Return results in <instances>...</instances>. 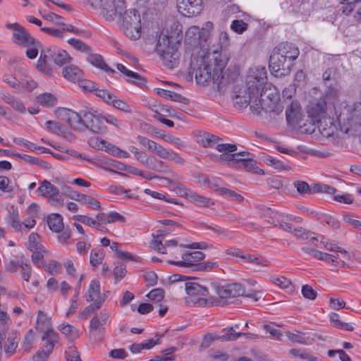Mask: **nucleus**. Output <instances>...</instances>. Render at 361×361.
I'll return each mask as SVG.
<instances>
[{"mask_svg": "<svg viewBox=\"0 0 361 361\" xmlns=\"http://www.w3.org/2000/svg\"><path fill=\"white\" fill-rule=\"evenodd\" d=\"M300 51L293 43L281 42L272 51L269 67L272 73L280 75L288 73L293 62L298 57Z\"/></svg>", "mask_w": 361, "mask_h": 361, "instance_id": "nucleus-1", "label": "nucleus"}, {"mask_svg": "<svg viewBox=\"0 0 361 361\" xmlns=\"http://www.w3.org/2000/svg\"><path fill=\"white\" fill-rule=\"evenodd\" d=\"M334 109L338 122L345 133L361 125V102H342Z\"/></svg>", "mask_w": 361, "mask_h": 361, "instance_id": "nucleus-2", "label": "nucleus"}, {"mask_svg": "<svg viewBox=\"0 0 361 361\" xmlns=\"http://www.w3.org/2000/svg\"><path fill=\"white\" fill-rule=\"evenodd\" d=\"M204 257L205 254L201 251L186 252L182 255V260H170L169 263L181 267L190 268L195 271H209L219 267L218 262H200Z\"/></svg>", "mask_w": 361, "mask_h": 361, "instance_id": "nucleus-3", "label": "nucleus"}, {"mask_svg": "<svg viewBox=\"0 0 361 361\" xmlns=\"http://www.w3.org/2000/svg\"><path fill=\"white\" fill-rule=\"evenodd\" d=\"M262 97H264L262 91L257 94L248 92L249 105L253 114H258L262 110H264L266 112L278 115L283 111V106L276 95L273 97L267 96V98L269 99L268 102L262 98Z\"/></svg>", "mask_w": 361, "mask_h": 361, "instance_id": "nucleus-4", "label": "nucleus"}, {"mask_svg": "<svg viewBox=\"0 0 361 361\" xmlns=\"http://www.w3.org/2000/svg\"><path fill=\"white\" fill-rule=\"evenodd\" d=\"M156 51L161 58L164 66L170 69L178 66L180 54L176 45L171 44L169 35L159 37L156 46Z\"/></svg>", "mask_w": 361, "mask_h": 361, "instance_id": "nucleus-5", "label": "nucleus"}, {"mask_svg": "<svg viewBox=\"0 0 361 361\" xmlns=\"http://www.w3.org/2000/svg\"><path fill=\"white\" fill-rule=\"evenodd\" d=\"M92 6L102 8L106 18L112 20L117 14L121 15L126 7L124 0H89Z\"/></svg>", "mask_w": 361, "mask_h": 361, "instance_id": "nucleus-6", "label": "nucleus"}, {"mask_svg": "<svg viewBox=\"0 0 361 361\" xmlns=\"http://www.w3.org/2000/svg\"><path fill=\"white\" fill-rule=\"evenodd\" d=\"M267 80V71L265 67L257 66L249 70L246 78L247 90L252 94L259 93L262 91V86Z\"/></svg>", "mask_w": 361, "mask_h": 361, "instance_id": "nucleus-7", "label": "nucleus"}, {"mask_svg": "<svg viewBox=\"0 0 361 361\" xmlns=\"http://www.w3.org/2000/svg\"><path fill=\"white\" fill-rule=\"evenodd\" d=\"M82 114L83 116V128H87L97 134L103 133L106 131V126L102 122V113L91 108L82 110Z\"/></svg>", "mask_w": 361, "mask_h": 361, "instance_id": "nucleus-8", "label": "nucleus"}, {"mask_svg": "<svg viewBox=\"0 0 361 361\" xmlns=\"http://www.w3.org/2000/svg\"><path fill=\"white\" fill-rule=\"evenodd\" d=\"M27 248L32 252V262L37 267L42 266L44 255L48 252L42 244L41 237L37 233L32 232L28 235Z\"/></svg>", "mask_w": 361, "mask_h": 361, "instance_id": "nucleus-9", "label": "nucleus"}, {"mask_svg": "<svg viewBox=\"0 0 361 361\" xmlns=\"http://www.w3.org/2000/svg\"><path fill=\"white\" fill-rule=\"evenodd\" d=\"M190 68L195 72V80L197 83L204 85L211 81L212 66L207 63L205 58H200L195 62V58L191 59Z\"/></svg>", "mask_w": 361, "mask_h": 361, "instance_id": "nucleus-10", "label": "nucleus"}, {"mask_svg": "<svg viewBox=\"0 0 361 361\" xmlns=\"http://www.w3.org/2000/svg\"><path fill=\"white\" fill-rule=\"evenodd\" d=\"M58 114L73 130L79 131L83 130L82 110L80 113H77L71 109L63 108L58 111Z\"/></svg>", "mask_w": 361, "mask_h": 361, "instance_id": "nucleus-11", "label": "nucleus"}, {"mask_svg": "<svg viewBox=\"0 0 361 361\" xmlns=\"http://www.w3.org/2000/svg\"><path fill=\"white\" fill-rule=\"evenodd\" d=\"M176 4L178 11L185 17L197 16L202 10V0H177Z\"/></svg>", "mask_w": 361, "mask_h": 361, "instance_id": "nucleus-12", "label": "nucleus"}, {"mask_svg": "<svg viewBox=\"0 0 361 361\" xmlns=\"http://www.w3.org/2000/svg\"><path fill=\"white\" fill-rule=\"evenodd\" d=\"M228 59L226 56H222V54H219L218 56L214 57V65L212 68V77L211 81L218 85H222L224 83V70L226 66Z\"/></svg>", "mask_w": 361, "mask_h": 361, "instance_id": "nucleus-13", "label": "nucleus"}, {"mask_svg": "<svg viewBox=\"0 0 361 361\" xmlns=\"http://www.w3.org/2000/svg\"><path fill=\"white\" fill-rule=\"evenodd\" d=\"M242 154L237 159L236 168L243 169L247 171H252L254 173H264L262 170H258L256 166V161L255 160V156L248 152H241Z\"/></svg>", "mask_w": 361, "mask_h": 361, "instance_id": "nucleus-14", "label": "nucleus"}, {"mask_svg": "<svg viewBox=\"0 0 361 361\" xmlns=\"http://www.w3.org/2000/svg\"><path fill=\"white\" fill-rule=\"evenodd\" d=\"M45 52L48 53L50 59L60 66L69 63L72 60L66 50L57 47H46Z\"/></svg>", "mask_w": 361, "mask_h": 361, "instance_id": "nucleus-15", "label": "nucleus"}, {"mask_svg": "<svg viewBox=\"0 0 361 361\" xmlns=\"http://www.w3.org/2000/svg\"><path fill=\"white\" fill-rule=\"evenodd\" d=\"M37 190L44 197H48L53 202L61 204L63 199L59 195V190L58 188L52 185L49 181L44 180Z\"/></svg>", "mask_w": 361, "mask_h": 361, "instance_id": "nucleus-16", "label": "nucleus"}, {"mask_svg": "<svg viewBox=\"0 0 361 361\" xmlns=\"http://www.w3.org/2000/svg\"><path fill=\"white\" fill-rule=\"evenodd\" d=\"M326 106V100L320 98L310 103L307 106V112L310 117L315 119L317 122H320L322 118H325Z\"/></svg>", "mask_w": 361, "mask_h": 361, "instance_id": "nucleus-17", "label": "nucleus"}, {"mask_svg": "<svg viewBox=\"0 0 361 361\" xmlns=\"http://www.w3.org/2000/svg\"><path fill=\"white\" fill-rule=\"evenodd\" d=\"M39 41L35 39L24 30V47H27L25 54L29 59H35L39 49H43Z\"/></svg>", "mask_w": 361, "mask_h": 361, "instance_id": "nucleus-18", "label": "nucleus"}, {"mask_svg": "<svg viewBox=\"0 0 361 361\" xmlns=\"http://www.w3.org/2000/svg\"><path fill=\"white\" fill-rule=\"evenodd\" d=\"M116 68L121 73H122L123 75H125L126 76H127L129 78L127 80L128 82L134 84L139 87H142V85H145V84L146 82V80L145 78L141 76L139 73L128 69L122 63H117Z\"/></svg>", "mask_w": 361, "mask_h": 361, "instance_id": "nucleus-19", "label": "nucleus"}, {"mask_svg": "<svg viewBox=\"0 0 361 361\" xmlns=\"http://www.w3.org/2000/svg\"><path fill=\"white\" fill-rule=\"evenodd\" d=\"M109 317V313L106 310H102L99 315L94 316L90 322V336L91 337L93 332L95 331H100L102 326L106 324Z\"/></svg>", "mask_w": 361, "mask_h": 361, "instance_id": "nucleus-20", "label": "nucleus"}, {"mask_svg": "<svg viewBox=\"0 0 361 361\" xmlns=\"http://www.w3.org/2000/svg\"><path fill=\"white\" fill-rule=\"evenodd\" d=\"M85 300L87 302L92 301H97L98 299L102 300V303L105 300L104 297H103L100 293V283L99 281L97 279H92L90 281L89 288L85 295Z\"/></svg>", "mask_w": 361, "mask_h": 361, "instance_id": "nucleus-21", "label": "nucleus"}, {"mask_svg": "<svg viewBox=\"0 0 361 361\" xmlns=\"http://www.w3.org/2000/svg\"><path fill=\"white\" fill-rule=\"evenodd\" d=\"M41 339L45 342L42 348L52 353L55 345L59 341L60 336L55 330H51V331L44 332Z\"/></svg>", "mask_w": 361, "mask_h": 361, "instance_id": "nucleus-22", "label": "nucleus"}, {"mask_svg": "<svg viewBox=\"0 0 361 361\" xmlns=\"http://www.w3.org/2000/svg\"><path fill=\"white\" fill-rule=\"evenodd\" d=\"M185 289L186 293L190 296H197L198 299L200 297H205L208 295L209 292L206 287L200 286L195 282L187 281L185 283Z\"/></svg>", "mask_w": 361, "mask_h": 361, "instance_id": "nucleus-23", "label": "nucleus"}, {"mask_svg": "<svg viewBox=\"0 0 361 361\" xmlns=\"http://www.w3.org/2000/svg\"><path fill=\"white\" fill-rule=\"evenodd\" d=\"M37 330L44 334V332L54 330L52 328L51 318L47 315L43 311L39 310L35 326Z\"/></svg>", "mask_w": 361, "mask_h": 361, "instance_id": "nucleus-24", "label": "nucleus"}, {"mask_svg": "<svg viewBox=\"0 0 361 361\" xmlns=\"http://www.w3.org/2000/svg\"><path fill=\"white\" fill-rule=\"evenodd\" d=\"M87 60L94 66L106 72L107 73H114L115 71L110 68L104 61L102 55L98 54H90L87 56Z\"/></svg>", "mask_w": 361, "mask_h": 361, "instance_id": "nucleus-25", "label": "nucleus"}, {"mask_svg": "<svg viewBox=\"0 0 361 361\" xmlns=\"http://www.w3.org/2000/svg\"><path fill=\"white\" fill-rule=\"evenodd\" d=\"M20 339V334L16 331L8 334L7 341L4 345V352L8 356H11L16 352Z\"/></svg>", "mask_w": 361, "mask_h": 361, "instance_id": "nucleus-26", "label": "nucleus"}, {"mask_svg": "<svg viewBox=\"0 0 361 361\" xmlns=\"http://www.w3.org/2000/svg\"><path fill=\"white\" fill-rule=\"evenodd\" d=\"M63 76L70 81H79L82 77V71L75 65L66 66L62 71Z\"/></svg>", "mask_w": 361, "mask_h": 361, "instance_id": "nucleus-27", "label": "nucleus"}, {"mask_svg": "<svg viewBox=\"0 0 361 361\" xmlns=\"http://www.w3.org/2000/svg\"><path fill=\"white\" fill-rule=\"evenodd\" d=\"M219 138L209 133H200L196 136V141L204 147H214Z\"/></svg>", "mask_w": 361, "mask_h": 361, "instance_id": "nucleus-28", "label": "nucleus"}, {"mask_svg": "<svg viewBox=\"0 0 361 361\" xmlns=\"http://www.w3.org/2000/svg\"><path fill=\"white\" fill-rule=\"evenodd\" d=\"M47 224L50 230L59 233L63 228V217L59 214H51L47 217Z\"/></svg>", "mask_w": 361, "mask_h": 361, "instance_id": "nucleus-29", "label": "nucleus"}, {"mask_svg": "<svg viewBox=\"0 0 361 361\" xmlns=\"http://www.w3.org/2000/svg\"><path fill=\"white\" fill-rule=\"evenodd\" d=\"M140 23V14L135 9L128 10L123 13L122 26L128 25H137Z\"/></svg>", "mask_w": 361, "mask_h": 361, "instance_id": "nucleus-30", "label": "nucleus"}, {"mask_svg": "<svg viewBox=\"0 0 361 361\" xmlns=\"http://www.w3.org/2000/svg\"><path fill=\"white\" fill-rule=\"evenodd\" d=\"M5 27L13 31L12 41L15 44L23 45V27L18 23H7Z\"/></svg>", "mask_w": 361, "mask_h": 361, "instance_id": "nucleus-31", "label": "nucleus"}, {"mask_svg": "<svg viewBox=\"0 0 361 361\" xmlns=\"http://www.w3.org/2000/svg\"><path fill=\"white\" fill-rule=\"evenodd\" d=\"M58 329L69 341H73L79 337V330L69 324L63 323L58 326Z\"/></svg>", "mask_w": 361, "mask_h": 361, "instance_id": "nucleus-32", "label": "nucleus"}, {"mask_svg": "<svg viewBox=\"0 0 361 361\" xmlns=\"http://www.w3.org/2000/svg\"><path fill=\"white\" fill-rule=\"evenodd\" d=\"M188 200L197 207H209L214 204L210 198L199 195L194 191H192Z\"/></svg>", "mask_w": 361, "mask_h": 361, "instance_id": "nucleus-33", "label": "nucleus"}, {"mask_svg": "<svg viewBox=\"0 0 361 361\" xmlns=\"http://www.w3.org/2000/svg\"><path fill=\"white\" fill-rule=\"evenodd\" d=\"M38 104L44 107L50 108L57 104V98L51 93L45 92L37 97Z\"/></svg>", "mask_w": 361, "mask_h": 361, "instance_id": "nucleus-34", "label": "nucleus"}, {"mask_svg": "<svg viewBox=\"0 0 361 361\" xmlns=\"http://www.w3.org/2000/svg\"><path fill=\"white\" fill-rule=\"evenodd\" d=\"M49 59H50V56L48 53L45 52V49H41L40 56L36 66L38 71L47 74L51 72V68L48 63Z\"/></svg>", "mask_w": 361, "mask_h": 361, "instance_id": "nucleus-35", "label": "nucleus"}, {"mask_svg": "<svg viewBox=\"0 0 361 361\" xmlns=\"http://www.w3.org/2000/svg\"><path fill=\"white\" fill-rule=\"evenodd\" d=\"M159 157L164 159L172 161L179 165H183L185 164L184 159L182 158L178 153L164 147Z\"/></svg>", "mask_w": 361, "mask_h": 361, "instance_id": "nucleus-36", "label": "nucleus"}, {"mask_svg": "<svg viewBox=\"0 0 361 361\" xmlns=\"http://www.w3.org/2000/svg\"><path fill=\"white\" fill-rule=\"evenodd\" d=\"M124 34L132 39H137L140 37L141 34V23L137 25H124L122 26Z\"/></svg>", "mask_w": 361, "mask_h": 361, "instance_id": "nucleus-37", "label": "nucleus"}, {"mask_svg": "<svg viewBox=\"0 0 361 361\" xmlns=\"http://www.w3.org/2000/svg\"><path fill=\"white\" fill-rule=\"evenodd\" d=\"M84 88L88 89L90 91H94L95 94L101 97L104 102L107 104H110L111 99L115 97V96L111 94L108 90L104 89H99L96 87L94 85H92L91 86H84Z\"/></svg>", "mask_w": 361, "mask_h": 361, "instance_id": "nucleus-38", "label": "nucleus"}, {"mask_svg": "<svg viewBox=\"0 0 361 361\" xmlns=\"http://www.w3.org/2000/svg\"><path fill=\"white\" fill-rule=\"evenodd\" d=\"M147 167L149 169L158 172L168 173L171 171L165 162L159 160L154 157L152 158V159L149 161V164Z\"/></svg>", "mask_w": 361, "mask_h": 361, "instance_id": "nucleus-39", "label": "nucleus"}, {"mask_svg": "<svg viewBox=\"0 0 361 361\" xmlns=\"http://www.w3.org/2000/svg\"><path fill=\"white\" fill-rule=\"evenodd\" d=\"M104 258V253L102 249L94 248L90 252V263L92 267H97Z\"/></svg>", "mask_w": 361, "mask_h": 361, "instance_id": "nucleus-40", "label": "nucleus"}, {"mask_svg": "<svg viewBox=\"0 0 361 361\" xmlns=\"http://www.w3.org/2000/svg\"><path fill=\"white\" fill-rule=\"evenodd\" d=\"M102 300L98 299L97 301H92L91 304L87 305L80 314L78 318L80 319H87L90 314H91L94 311L101 308L102 303Z\"/></svg>", "mask_w": 361, "mask_h": 361, "instance_id": "nucleus-41", "label": "nucleus"}, {"mask_svg": "<svg viewBox=\"0 0 361 361\" xmlns=\"http://www.w3.org/2000/svg\"><path fill=\"white\" fill-rule=\"evenodd\" d=\"M289 353L294 357H300L309 361H319L318 357L308 353L305 349L293 348L290 350Z\"/></svg>", "mask_w": 361, "mask_h": 361, "instance_id": "nucleus-42", "label": "nucleus"}, {"mask_svg": "<svg viewBox=\"0 0 361 361\" xmlns=\"http://www.w3.org/2000/svg\"><path fill=\"white\" fill-rule=\"evenodd\" d=\"M299 112V104L298 102H292L286 110V120L288 123L298 121V114Z\"/></svg>", "mask_w": 361, "mask_h": 361, "instance_id": "nucleus-43", "label": "nucleus"}, {"mask_svg": "<svg viewBox=\"0 0 361 361\" xmlns=\"http://www.w3.org/2000/svg\"><path fill=\"white\" fill-rule=\"evenodd\" d=\"M46 129L57 135H63L65 133V128L59 122L55 121H48L45 123Z\"/></svg>", "mask_w": 361, "mask_h": 361, "instance_id": "nucleus-44", "label": "nucleus"}, {"mask_svg": "<svg viewBox=\"0 0 361 361\" xmlns=\"http://www.w3.org/2000/svg\"><path fill=\"white\" fill-rule=\"evenodd\" d=\"M216 190L220 195L229 197L232 200L241 202L244 200V197L241 195L226 188H219Z\"/></svg>", "mask_w": 361, "mask_h": 361, "instance_id": "nucleus-45", "label": "nucleus"}, {"mask_svg": "<svg viewBox=\"0 0 361 361\" xmlns=\"http://www.w3.org/2000/svg\"><path fill=\"white\" fill-rule=\"evenodd\" d=\"M45 271L51 275L61 273L62 266L60 262L51 259L44 264Z\"/></svg>", "mask_w": 361, "mask_h": 361, "instance_id": "nucleus-46", "label": "nucleus"}, {"mask_svg": "<svg viewBox=\"0 0 361 361\" xmlns=\"http://www.w3.org/2000/svg\"><path fill=\"white\" fill-rule=\"evenodd\" d=\"M69 44H71L75 49L87 53L91 51V48L87 44L81 41L80 39L75 38H71L68 40Z\"/></svg>", "mask_w": 361, "mask_h": 361, "instance_id": "nucleus-47", "label": "nucleus"}, {"mask_svg": "<svg viewBox=\"0 0 361 361\" xmlns=\"http://www.w3.org/2000/svg\"><path fill=\"white\" fill-rule=\"evenodd\" d=\"M316 216L317 219H320L322 222L326 223L334 229H337L340 226L339 221L334 216L318 213L316 214Z\"/></svg>", "mask_w": 361, "mask_h": 361, "instance_id": "nucleus-48", "label": "nucleus"}, {"mask_svg": "<svg viewBox=\"0 0 361 361\" xmlns=\"http://www.w3.org/2000/svg\"><path fill=\"white\" fill-rule=\"evenodd\" d=\"M158 94L161 97H162L165 99H170L171 100L175 101V102H183V99H185V97H183L180 94H178V93L169 91V90H164V89H159L158 90Z\"/></svg>", "mask_w": 361, "mask_h": 361, "instance_id": "nucleus-49", "label": "nucleus"}, {"mask_svg": "<svg viewBox=\"0 0 361 361\" xmlns=\"http://www.w3.org/2000/svg\"><path fill=\"white\" fill-rule=\"evenodd\" d=\"M35 332L30 329L24 338V351H30L35 343Z\"/></svg>", "mask_w": 361, "mask_h": 361, "instance_id": "nucleus-50", "label": "nucleus"}, {"mask_svg": "<svg viewBox=\"0 0 361 361\" xmlns=\"http://www.w3.org/2000/svg\"><path fill=\"white\" fill-rule=\"evenodd\" d=\"M360 2L361 0H340L342 12L349 15L354 10L355 5Z\"/></svg>", "mask_w": 361, "mask_h": 361, "instance_id": "nucleus-51", "label": "nucleus"}, {"mask_svg": "<svg viewBox=\"0 0 361 361\" xmlns=\"http://www.w3.org/2000/svg\"><path fill=\"white\" fill-rule=\"evenodd\" d=\"M293 185L300 195L314 193V192L312 190V187L305 181L295 180L293 183Z\"/></svg>", "mask_w": 361, "mask_h": 361, "instance_id": "nucleus-52", "label": "nucleus"}, {"mask_svg": "<svg viewBox=\"0 0 361 361\" xmlns=\"http://www.w3.org/2000/svg\"><path fill=\"white\" fill-rule=\"evenodd\" d=\"M312 190L315 192H324L327 194L334 195L336 189L332 186L326 184L316 183L312 186Z\"/></svg>", "mask_w": 361, "mask_h": 361, "instance_id": "nucleus-53", "label": "nucleus"}, {"mask_svg": "<svg viewBox=\"0 0 361 361\" xmlns=\"http://www.w3.org/2000/svg\"><path fill=\"white\" fill-rule=\"evenodd\" d=\"M270 281L283 289H288L292 286L290 280L284 276H272L270 277Z\"/></svg>", "mask_w": 361, "mask_h": 361, "instance_id": "nucleus-54", "label": "nucleus"}, {"mask_svg": "<svg viewBox=\"0 0 361 361\" xmlns=\"http://www.w3.org/2000/svg\"><path fill=\"white\" fill-rule=\"evenodd\" d=\"M248 24L242 20H234L231 22V29L238 34H242L248 29Z\"/></svg>", "mask_w": 361, "mask_h": 361, "instance_id": "nucleus-55", "label": "nucleus"}, {"mask_svg": "<svg viewBox=\"0 0 361 361\" xmlns=\"http://www.w3.org/2000/svg\"><path fill=\"white\" fill-rule=\"evenodd\" d=\"M110 104H112L116 109L125 113L132 112V109L127 102L121 99H116V97L111 99Z\"/></svg>", "mask_w": 361, "mask_h": 361, "instance_id": "nucleus-56", "label": "nucleus"}, {"mask_svg": "<svg viewBox=\"0 0 361 361\" xmlns=\"http://www.w3.org/2000/svg\"><path fill=\"white\" fill-rule=\"evenodd\" d=\"M225 331V334L221 336V339L224 341H235L240 338L242 335H248L249 334H241V333H236L233 327H229L224 329L223 330Z\"/></svg>", "mask_w": 361, "mask_h": 361, "instance_id": "nucleus-57", "label": "nucleus"}, {"mask_svg": "<svg viewBox=\"0 0 361 361\" xmlns=\"http://www.w3.org/2000/svg\"><path fill=\"white\" fill-rule=\"evenodd\" d=\"M100 144L102 146L100 147L98 145L99 148H101L102 149H104L106 152H108L109 154L117 157L118 152H119V148L111 143L107 142L105 140H99Z\"/></svg>", "mask_w": 361, "mask_h": 361, "instance_id": "nucleus-58", "label": "nucleus"}, {"mask_svg": "<svg viewBox=\"0 0 361 361\" xmlns=\"http://www.w3.org/2000/svg\"><path fill=\"white\" fill-rule=\"evenodd\" d=\"M164 239V235L162 234L157 235L155 237V239L152 241V247L155 250L158 251L162 254H166L167 250L165 247L164 244L162 243V240Z\"/></svg>", "mask_w": 361, "mask_h": 361, "instance_id": "nucleus-59", "label": "nucleus"}, {"mask_svg": "<svg viewBox=\"0 0 361 361\" xmlns=\"http://www.w3.org/2000/svg\"><path fill=\"white\" fill-rule=\"evenodd\" d=\"M130 169V173L142 176L147 180H152L154 178H161L159 176H157L154 173H152L149 171H145L140 170L134 166H131V169Z\"/></svg>", "mask_w": 361, "mask_h": 361, "instance_id": "nucleus-60", "label": "nucleus"}, {"mask_svg": "<svg viewBox=\"0 0 361 361\" xmlns=\"http://www.w3.org/2000/svg\"><path fill=\"white\" fill-rule=\"evenodd\" d=\"M242 154L241 152L238 153L230 154L228 152H225L220 155V159L222 160L229 161V165L233 168H236L237 166V159H239V157Z\"/></svg>", "mask_w": 361, "mask_h": 361, "instance_id": "nucleus-61", "label": "nucleus"}, {"mask_svg": "<svg viewBox=\"0 0 361 361\" xmlns=\"http://www.w3.org/2000/svg\"><path fill=\"white\" fill-rule=\"evenodd\" d=\"M173 190L180 197L189 198L192 190L179 183H173Z\"/></svg>", "mask_w": 361, "mask_h": 361, "instance_id": "nucleus-62", "label": "nucleus"}, {"mask_svg": "<svg viewBox=\"0 0 361 361\" xmlns=\"http://www.w3.org/2000/svg\"><path fill=\"white\" fill-rule=\"evenodd\" d=\"M65 354L66 361H81L79 352L74 346L68 348Z\"/></svg>", "mask_w": 361, "mask_h": 361, "instance_id": "nucleus-63", "label": "nucleus"}, {"mask_svg": "<svg viewBox=\"0 0 361 361\" xmlns=\"http://www.w3.org/2000/svg\"><path fill=\"white\" fill-rule=\"evenodd\" d=\"M51 353L41 348L32 357L31 361H47Z\"/></svg>", "mask_w": 361, "mask_h": 361, "instance_id": "nucleus-64", "label": "nucleus"}]
</instances>
